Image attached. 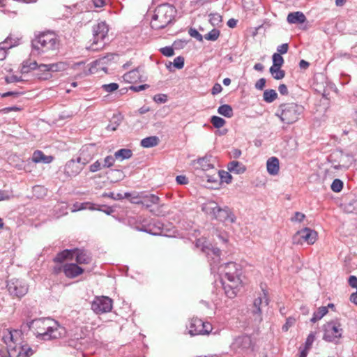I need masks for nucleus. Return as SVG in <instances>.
Listing matches in <instances>:
<instances>
[{
  "label": "nucleus",
  "mask_w": 357,
  "mask_h": 357,
  "mask_svg": "<svg viewBox=\"0 0 357 357\" xmlns=\"http://www.w3.org/2000/svg\"><path fill=\"white\" fill-rule=\"evenodd\" d=\"M342 188L343 182L338 178L335 179L331 185V190L335 192H340L342 190Z\"/></svg>",
  "instance_id": "49530a36"
},
{
  "label": "nucleus",
  "mask_w": 357,
  "mask_h": 357,
  "mask_svg": "<svg viewBox=\"0 0 357 357\" xmlns=\"http://www.w3.org/2000/svg\"><path fill=\"white\" fill-rule=\"evenodd\" d=\"M278 98V93L274 89H266L263 94L264 100L266 102L271 103Z\"/></svg>",
  "instance_id": "7c9ffc66"
},
{
  "label": "nucleus",
  "mask_w": 357,
  "mask_h": 357,
  "mask_svg": "<svg viewBox=\"0 0 357 357\" xmlns=\"http://www.w3.org/2000/svg\"><path fill=\"white\" fill-rule=\"evenodd\" d=\"M349 284L353 288H357V278L354 275H351L348 280Z\"/></svg>",
  "instance_id": "774afa93"
},
{
  "label": "nucleus",
  "mask_w": 357,
  "mask_h": 357,
  "mask_svg": "<svg viewBox=\"0 0 357 357\" xmlns=\"http://www.w3.org/2000/svg\"><path fill=\"white\" fill-rule=\"evenodd\" d=\"M26 326L38 338L43 340L59 338L65 332L57 321L49 318L33 319L26 323Z\"/></svg>",
  "instance_id": "7ed1b4c3"
},
{
  "label": "nucleus",
  "mask_w": 357,
  "mask_h": 357,
  "mask_svg": "<svg viewBox=\"0 0 357 357\" xmlns=\"http://www.w3.org/2000/svg\"><path fill=\"white\" fill-rule=\"evenodd\" d=\"M218 176L221 182H225L227 184L231 182L232 177L228 172L220 170L218 172Z\"/></svg>",
  "instance_id": "79ce46f5"
},
{
  "label": "nucleus",
  "mask_w": 357,
  "mask_h": 357,
  "mask_svg": "<svg viewBox=\"0 0 357 357\" xmlns=\"http://www.w3.org/2000/svg\"><path fill=\"white\" fill-rule=\"evenodd\" d=\"M304 107L294 102L284 103L279 106L276 113L280 120L287 124H291L297 121L303 114Z\"/></svg>",
  "instance_id": "39448f33"
},
{
  "label": "nucleus",
  "mask_w": 357,
  "mask_h": 357,
  "mask_svg": "<svg viewBox=\"0 0 357 357\" xmlns=\"http://www.w3.org/2000/svg\"><path fill=\"white\" fill-rule=\"evenodd\" d=\"M123 79L125 81L132 83L142 79V75L140 73V69L137 68L123 75Z\"/></svg>",
  "instance_id": "a878e982"
},
{
  "label": "nucleus",
  "mask_w": 357,
  "mask_h": 357,
  "mask_svg": "<svg viewBox=\"0 0 357 357\" xmlns=\"http://www.w3.org/2000/svg\"><path fill=\"white\" fill-rule=\"evenodd\" d=\"M5 80L7 84H10V83H14V82H22V77L12 75L6 77Z\"/></svg>",
  "instance_id": "5fc2aeb1"
},
{
  "label": "nucleus",
  "mask_w": 357,
  "mask_h": 357,
  "mask_svg": "<svg viewBox=\"0 0 357 357\" xmlns=\"http://www.w3.org/2000/svg\"><path fill=\"white\" fill-rule=\"evenodd\" d=\"M211 123L216 128H220L225 124V120L218 116H213L211 119Z\"/></svg>",
  "instance_id": "c03bdc74"
},
{
  "label": "nucleus",
  "mask_w": 357,
  "mask_h": 357,
  "mask_svg": "<svg viewBox=\"0 0 357 357\" xmlns=\"http://www.w3.org/2000/svg\"><path fill=\"white\" fill-rule=\"evenodd\" d=\"M83 167L77 160L71 159L65 165L64 172L68 176H75L82 170Z\"/></svg>",
  "instance_id": "dca6fc26"
},
{
  "label": "nucleus",
  "mask_w": 357,
  "mask_h": 357,
  "mask_svg": "<svg viewBox=\"0 0 357 357\" xmlns=\"http://www.w3.org/2000/svg\"><path fill=\"white\" fill-rule=\"evenodd\" d=\"M115 56V54H109L98 60L96 61V63H106L107 61L113 59Z\"/></svg>",
  "instance_id": "052dcab7"
},
{
  "label": "nucleus",
  "mask_w": 357,
  "mask_h": 357,
  "mask_svg": "<svg viewBox=\"0 0 357 357\" xmlns=\"http://www.w3.org/2000/svg\"><path fill=\"white\" fill-rule=\"evenodd\" d=\"M159 201L160 198L157 195L143 192L142 199L136 202H140L141 205L148 208L151 207L153 205L158 204L159 203Z\"/></svg>",
  "instance_id": "aec40b11"
},
{
  "label": "nucleus",
  "mask_w": 357,
  "mask_h": 357,
  "mask_svg": "<svg viewBox=\"0 0 357 357\" xmlns=\"http://www.w3.org/2000/svg\"><path fill=\"white\" fill-rule=\"evenodd\" d=\"M273 68H281L284 63L283 57L278 53H274L272 56Z\"/></svg>",
  "instance_id": "a19ab883"
},
{
  "label": "nucleus",
  "mask_w": 357,
  "mask_h": 357,
  "mask_svg": "<svg viewBox=\"0 0 357 357\" xmlns=\"http://www.w3.org/2000/svg\"><path fill=\"white\" fill-rule=\"evenodd\" d=\"M20 335V331L17 330H6L3 332L2 340L3 342L8 346L9 348L15 349V347L13 345L16 342V337Z\"/></svg>",
  "instance_id": "a211bd4d"
},
{
  "label": "nucleus",
  "mask_w": 357,
  "mask_h": 357,
  "mask_svg": "<svg viewBox=\"0 0 357 357\" xmlns=\"http://www.w3.org/2000/svg\"><path fill=\"white\" fill-rule=\"evenodd\" d=\"M38 66L36 61H26L22 63V73H28L29 70L38 69Z\"/></svg>",
  "instance_id": "ea45409f"
},
{
  "label": "nucleus",
  "mask_w": 357,
  "mask_h": 357,
  "mask_svg": "<svg viewBox=\"0 0 357 357\" xmlns=\"http://www.w3.org/2000/svg\"><path fill=\"white\" fill-rule=\"evenodd\" d=\"M75 250L73 249L64 250L60 252H59L55 258L54 259V261L56 263H62L66 259L72 260L74 258Z\"/></svg>",
  "instance_id": "bb28decb"
},
{
  "label": "nucleus",
  "mask_w": 357,
  "mask_h": 357,
  "mask_svg": "<svg viewBox=\"0 0 357 357\" xmlns=\"http://www.w3.org/2000/svg\"><path fill=\"white\" fill-rule=\"evenodd\" d=\"M189 34L191 37L196 38L198 41L202 42L203 40V36L196 29L190 28L189 30Z\"/></svg>",
  "instance_id": "8fccbe9b"
},
{
  "label": "nucleus",
  "mask_w": 357,
  "mask_h": 357,
  "mask_svg": "<svg viewBox=\"0 0 357 357\" xmlns=\"http://www.w3.org/2000/svg\"><path fill=\"white\" fill-rule=\"evenodd\" d=\"M317 238V233L316 231L305 227L298 231L292 238L294 244L303 245L307 243V245H312L315 243Z\"/></svg>",
  "instance_id": "1a4fd4ad"
},
{
  "label": "nucleus",
  "mask_w": 357,
  "mask_h": 357,
  "mask_svg": "<svg viewBox=\"0 0 357 357\" xmlns=\"http://www.w3.org/2000/svg\"><path fill=\"white\" fill-rule=\"evenodd\" d=\"M227 169L230 172H233L236 174H240L244 173L246 169L245 166L240 162L233 160L228 163Z\"/></svg>",
  "instance_id": "cd10ccee"
},
{
  "label": "nucleus",
  "mask_w": 357,
  "mask_h": 357,
  "mask_svg": "<svg viewBox=\"0 0 357 357\" xmlns=\"http://www.w3.org/2000/svg\"><path fill=\"white\" fill-rule=\"evenodd\" d=\"M222 21V17L219 14H213L210 17V22L213 25H218Z\"/></svg>",
  "instance_id": "6e6d98bb"
},
{
  "label": "nucleus",
  "mask_w": 357,
  "mask_h": 357,
  "mask_svg": "<svg viewBox=\"0 0 357 357\" xmlns=\"http://www.w3.org/2000/svg\"><path fill=\"white\" fill-rule=\"evenodd\" d=\"M343 328L338 319L327 322L324 326L323 339L329 342H337L342 337Z\"/></svg>",
  "instance_id": "6e6552de"
},
{
  "label": "nucleus",
  "mask_w": 357,
  "mask_h": 357,
  "mask_svg": "<svg viewBox=\"0 0 357 357\" xmlns=\"http://www.w3.org/2000/svg\"><path fill=\"white\" fill-rule=\"evenodd\" d=\"M31 54L48 58L56 55L60 47V39L53 31H45L36 36L31 40Z\"/></svg>",
  "instance_id": "f03ea898"
},
{
  "label": "nucleus",
  "mask_w": 357,
  "mask_h": 357,
  "mask_svg": "<svg viewBox=\"0 0 357 357\" xmlns=\"http://www.w3.org/2000/svg\"><path fill=\"white\" fill-rule=\"evenodd\" d=\"M84 272V269L76 264H66L63 265V273L67 278H74Z\"/></svg>",
  "instance_id": "f3484780"
},
{
  "label": "nucleus",
  "mask_w": 357,
  "mask_h": 357,
  "mask_svg": "<svg viewBox=\"0 0 357 357\" xmlns=\"http://www.w3.org/2000/svg\"><path fill=\"white\" fill-rule=\"evenodd\" d=\"M114 162L115 157H113L112 155H107L104 159L102 167H110L114 165Z\"/></svg>",
  "instance_id": "3c124183"
},
{
  "label": "nucleus",
  "mask_w": 357,
  "mask_h": 357,
  "mask_svg": "<svg viewBox=\"0 0 357 357\" xmlns=\"http://www.w3.org/2000/svg\"><path fill=\"white\" fill-rule=\"evenodd\" d=\"M218 112L227 118H231L233 116L232 107L229 105H220L218 109Z\"/></svg>",
  "instance_id": "e433bc0d"
},
{
  "label": "nucleus",
  "mask_w": 357,
  "mask_h": 357,
  "mask_svg": "<svg viewBox=\"0 0 357 357\" xmlns=\"http://www.w3.org/2000/svg\"><path fill=\"white\" fill-rule=\"evenodd\" d=\"M74 210L73 211L89 209V210H100L95 207V205L91 202H83V203H76L74 204Z\"/></svg>",
  "instance_id": "c9c22d12"
},
{
  "label": "nucleus",
  "mask_w": 357,
  "mask_h": 357,
  "mask_svg": "<svg viewBox=\"0 0 357 357\" xmlns=\"http://www.w3.org/2000/svg\"><path fill=\"white\" fill-rule=\"evenodd\" d=\"M159 138L156 136H151L141 140L140 145L144 148H151L157 146L159 143Z\"/></svg>",
  "instance_id": "c85d7f7f"
},
{
  "label": "nucleus",
  "mask_w": 357,
  "mask_h": 357,
  "mask_svg": "<svg viewBox=\"0 0 357 357\" xmlns=\"http://www.w3.org/2000/svg\"><path fill=\"white\" fill-rule=\"evenodd\" d=\"M279 160L276 157L270 158L266 162V169L267 172L271 175H276L279 172L280 167H279Z\"/></svg>",
  "instance_id": "b1692460"
},
{
  "label": "nucleus",
  "mask_w": 357,
  "mask_h": 357,
  "mask_svg": "<svg viewBox=\"0 0 357 357\" xmlns=\"http://www.w3.org/2000/svg\"><path fill=\"white\" fill-rule=\"evenodd\" d=\"M328 313L327 307H320L318 310L313 313V316L311 318L310 321L312 323H315L318 320H320L324 315Z\"/></svg>",
  "instance_id": "72a5a7b5"
},
{
  "label": "nucleus",
  "mask_w": 357,
  "mask_h": 357,
  "mask_svg": "<svg viewBox=\"0 0 357 357\" xmlns=\"http://www.w3.org/2000/svg\"><path fill=\"white\" fill-rule=\"evenodd\" d=\"M121 123V119L118 116H113V121L111 122L107 126V129L110 131H114L117 129Z\"/></svg>",
  "instance_id": "de8ad7c7"
},
{
  "label": "nucleus",
  "mask_w": 357,
  "mask_h": 357,
  "mask_svg": "<svg viewBox=\"0 0 357 357\" xmlns=\"http://www.w3.org/2000/svg\"><path fill=\"white\" fill-rule=\"evenodd\" d=\"M142 196H143V192L133 193V194H130L129 192H126L125 195H124V197H131V199L130 200H131L132 203H134V204H141L140 202H137L136 201L142 200Z\"/></svg>",
  "instance_id": "37998d69"
},
{
  "label": "nucleus",
  "mask_w": 357,
  "mask_h": 357,
  "mask_svg": "<svg viewBox=\"0 0 357 357\" xmlns=\"http://www.w3.org/2000/svg\"><path fill=\"white\" fill-rule=\"evenodd\" d=\"M287 20L289 24H303L307 19L302 12L296 11L289 13Z\"/></svg>",
  "instance_id": "5701e85b"
},
{
  "label": "nucleus",
  "mask_w": 357,
  "mask_h": 357,
  "mask_svg": "<svg viewBox=\"0 0 357 357\" xmlns=\"http://www.w3.org/2000/svg\"><path fill=\"white\" fill-rule=\"evenodd\" d=\"M231 348L238 353H246L252 351L253 343L250 336L241 335L234 339Z\"/></svg>",
  "instance_id": "4468645a"
},
{
  "label": "nucleus",
  "mask_w": 357,
  "mask_h": 357,
  "mask_svg": "<svg viewBox=\"0 0 357 357\" xmlns=\"http://www.w3.org/2000/svg\"><path fill=\"white\" fill-rule=\"evenodd\" d=\"M153 100L158 103H165L167 101V96L165 94H158L154 96Z\"/></svg>",
  "instance_id": "bf43d9fd"
},
{
  "label": "nucleus",
  "mask_w": 357,
  "mask_h": 357,
  "mask_svg": "<svg viewBox=\"0 0 357 357\" xmlns=\"http://www.w3.org/2000/svg\"><path fill=\"white\" fill-rule=\"evenodd\" d=\"M202 210L206 213L211 215L214 219L220 221L229 220L230 222H234L236 220L235 215L229 207L220 208L215 202H208L204 204Z\"/></svg>",
  "instance_id": "423d86ee"
},
{
  "label": "nucleus",
  "mask_w": 357,
  "mask_h": 357,
  "mask_svg": "<svg viewBox=\"0 0 357 357\" xmlns=\"http://www.w3.org/2000/svg\"><path fill=\"white\" fill-rule=\"evenodd\" d=\"M266 79L260 78L255 84V88L258 90H262L266 84Z\"/></svg>",
  "instance_id": "338daca9"
},
{
  "label": "nucleus",
  "mask_w": 357,
  "mask_h": 357,
  "mask_svg": "<svg viewBox=\"0 0 357 357\" xmlns=\"http://www.w3.org/2000/svg\"><path fill=\"white\" fill-rule=\"evenodd\" d=\"M34 354L33 349L28 344L19 347L18 356L21 357H30Z\"/></svg>",
  "instance_id": "473e14b6"
},
{
  "label": "nucleus",
  "mask_w": 357,
  "mask_h": 357,
  "mask_svg": "<svg viewBox=\"0 0 357 357\" xmlns=\"http://www.w3.org/2000/svg\"><path fill=\"white\" fill-rule=\"evenodd\" d=\"M132 155V152L128 149H121L114 153V157L116 159L121 158V160L129 159Z\"/></svg>",
  "instance_id": "f704fd0d"
},
{
  "label": "nucleus",
  "mask_w": 357,
  "mask_h": 357,
  "mask_svg": "<svg viewBox=\"0 0 357 357\" xmlns=\"http://www.w3.org/2000/svg\"><path fill=\"white\" fill-rule=\"evenodd\" d=\"M8 291L13 297L21 298L28 291L27 284L22 280L11 279L7 282Z\"/></svg>",
  "instance_id": "f8f14e48"
},
{
  "label": "nucleus",
  "mask_w": 357,
  "mask_h": 357,
  "mask_svg": "<svg viewBox=\"0 0 357 357\" xmlns=\"http://www.w3.org/2000/svg\"><path fill=\"white\" fill-rule=\"evenodd\" d=\"M315 340V335L313 333H310L306 340H305V348H306L307 349H310L311 346L312 345V343L314 342Z\"/></svg>",
  "instance_id": "603ef678"
},
{
  "label": "nucleus",
  "mask_w": 357,
  "mask_h": 357,
  "mask_svg": "<svg viewBox=\"0 0 357 357\" xmlns=\"http://www.w3.org/2000/svg\"><path fill=\"white\" fill-rule=\"evenodd\" d=\"M268 304V292L265 290H262V293L256 298L253 303L252 313L257 314L261 320V314L262 312V306H266Z\"/></svg>",
  "instance_id": "2eb2a0df"
},
{
  "label": "nucleus",
  "mask_w": 357,
  "mask_h": 357,
  "mask_svg": "<svg viewBox=\"0 0 357 357\" xmlns=\"http://www.w3.org/2000/svg\"><path fill=\"white\" fill-rule=\"evenodd\" d=\"M288 49H289V45L287 43H283L280 45H279L278 47H277V51L278 54H280V55L281 54H286L288 51Z\"/></svg>",
  "instance_id": "e2e57ef3"
},
{
  "label": "nucleus",
  "mask_w": 357,
  "mask_h": 357,
  "mask_svg": "<svg viewBox=\"0 0 357 357\" xmlns=\"http://www.w3.org/2000/svg\"><path fill=\"white\" fill-rule=\"evenodd\" d=\"M65 64L62 62L40 64L38 66V73L36 75L38 79L46 80L51 77V72H58L64 69Z\"/></svg>",
  "instance_id": "ddd939ff"
},
{
  "label": "nucleus",
  "mask_w": 357,
  "mask_h": 357,
  "mask_svg": "<svg viewBox=\"0 0 357 357\" xmlns=\"http://www.w3.org/2000/svg\"><path fill=\"white\" fill-rule=\"evenodd\" d=\"M149 87L148 84H142L139 86H131L130 89L135 92H139L141 91L145 90Z\"/></svg>",
  "instance_id": "0e129e2a"
},
{
  "label": "nucleus",
  "mask_w": 357,
  "mask_h": 357,
  "mask_svg": "<svg viewBox=\"0 0 357 357\" xmlns=\"http://www.w3.org/2000/svg\"><path fill=\"white\" fill-rule=\"evenodd\" d=\"M109 27L105 22H100L93 27V42L88 47L91 51L102 50L106 43L105 39L107 36Z\"/></svg>",
  "instance_id": "0eeeda50"
},
{
  "label": "nucleus",
  "mask_w": 357,
  "mask_h": 357,
  "mask_svg": "<svg viewBox=\"0 0 357 357\" xmlns=\"http://www.w3.org/2000/svg\"><path fill=\"white\" fill-rule=\"evenodd\" d=\"M102 167V166L101 165V163L99 162V160H97L90 165L89 170L91 172H96L100 170Z\"/></svg>",
  "instance_id": "680f3d73"
},
{
  "label": "nucleus",
  "mask_w": 357,
  "mask_h": 357,
  "mask_svg": "<svg viewBox=\"0 0 357 357\" xmlns=\"http://www.w3.org/2000/svg\"><path fill=\"white\" fill-rule=\"evenodd\" d=\"M220 36V31L217 29H213L211 31L204 36V38L207 40L215 41Z\"/></svg>",
  "instance_id": "a18cd8bd"
},
{
  "label": "nucleus",
  "mask_w": 357,
  "mask_h": 357,
  "mask_svg": "<svg viewBox=\"0 0 357 357\" xmlns=\"http://www.w3.org/2000/svg\"><path fill=\"white\" fill-rule=\"evenodd\" d=\"M176 10L174 6L164 3L159 5L154 10L151 26L154 29H162L169 24L174 18Z\"/></svg>",
  "instance_id": "20e7f679"
},
{
  "label": "nucleus",
  "mask_w": 357,
  "mask_h": 357,
  "mask_svg": "<svg viewBox=\"0 0 357 357\" xmlns=\"http://www.w3.org/2000/svg\"><path fill=\"white\" fill-rule=\"evenodd\" d=\"M102 197H109L114 200L121 199L124 197V196H123L121 193H118L117 195H115L114 192H109V193L105 192L102 195Z\"/></svg>",
  "instance_id": "13d9d810"
},
{
  "label": "nucleus",
  "mask_w": 357,
  "mask_h": 357,
  "mask_svg": "<svg viewBox=\"0 0 357 357\" xmlns=\"http://www.w3.org/2000/svg\"><path fill=\"white\" fill-rule=\"evenodd\" d=\"M138 229L154 236L162 234L161 223L160 222H153V224L149 225L147 227L143 225Z\"/></svg>",
  "instance_id": "4be33fe9"
},
{
  "label": "nucleus",
  "mask_w": 357,
  "mask_h": 357,
  "mask_svg": "<svg viewBox=\"0 0 357 357\" xmlns=\"http://www.w3.org/2000/svg\"><path fill=\"white\" fill-rule=\"evenodd\" d=\"M102 88L106 92H113L119 89V84L117 83H110L107 84H103L102 86Z\"/></svg>",
  "instance_id": "09e8293b"
},
{
  "label": "nucleus",
  "mask_w": 357,
  "mask_h": 357,
  "mask_svg": "<svg viewBox=\"0 0 357 357\" xmlns=\"http://www.w3.org/2000/svg\"><path fill=\"white\" fill-rule=\"evenodd\" d=\"M10 40L7 38L4 42L0 43V61L3 60L6 57L7 50L15 46V44L10 43Z\"/></svg>",
  "instance_id": "c756f323"
},
{
  "label": "nucleus",
  "mask_w": 357,
  "mask_h": 357,
  "mask_svg": "<svg viewBox=\"0 0 357 357\" xmlns=\"http://www.w3.org/2000/svg\"><path fill=\"white\" fill-rule=\"evenodd\" d=\"M269 72L273 77L277 80L282 79L285 76V72L281 69V68H273L271 67Z\"/></svg>",
  "instance_id": "58836bf2"
},
{
  "label": "nucleus",
  "mask_w": 357,
  "mask_h": 357,
  "mask_svg": "<svg viewBox=\"0 0 357 357\" xmlns=\"http://www.w3.org/2000/svg\"><path fill=\"white\" fill-rule=\"evenodd\" d=\"M160 52L166 56H172L174 54V49L170 46H167L161 48Z\"/></svg>",
  "instance_id": "864d4df0"
},
{
  "label": "nucleus",
  "mask_w": 357,
  "mask_h": 357,
  "mask_svg": "<svg viewBox=\"0 0 357 357\" xmlns=\"http://www.w3.org/2000/svg\"><path fill=\"white\" fill-rule=\"evenodd\" d=\"M184 58L181 56H177L174 59V62H169L168 64H166L167 68L171 70L172 65L173 64L174 67L177 69H182L184 66Z\"/></svg>",
  "instance_id": "4c0bfd02"
},
{
  "label": "nucleus",
  "mask_w": 357,
  "mask_h": 357,
  "mask_svg": "<svg viewBox=\"0 0 357 357\" xmlns=\"http://www.w3.org/2000/svg\"><path fill=\"white\" fill-rule=\"evenodd\" d=\"M305 218V215L301 212H296L294 215L291 217V220L292 222H301Z\"/></svg>",
  "instance_id": "4d7b16f0"
},
{
  "label": "nucleus",
  "mask_w": 357,
  "mask_h": 357,
  "mask_svg": "<svg viewBox=\"0 0 357 357\" xmlns=\"http://www.w3.org/2000/svg\"><path fill=\"white\" fill-rule=\"evenodd\" d=\"M211 156L205 155L204 157L198 158L196 160H193V165H197L196 169H200L203 171H207L210 169H213L214 166L211 162Z\"/></svg>",
  "instance_id": "412c9836"
},
{
  "label": "nucleus",
  "mask_w": 357,
  "mask_h": 357,
  "mask_svg": "<svg viewBox=\"0 0 357 357\" xmlns=\"http://www.w3.org/2000/svg\"><path fill=\"white\" fill-rule=\"evenodd\" d=\"M212 331V326L208 322H204L198 318L191 319L189 326V334L191 336L208 335Z\"/></svg>",
  "instance_id": "9b49d317"
},
{
  "label": "nucleus",
  "mask_w": 357,
  "mask_h": 357,
  "mask_svg": "<svg viewBox=\"0 0 357 357\" xmlns=\"http://www.w3.org/2000/svg\"><path fill=\"white\" fill-rule=\"evenodd\" d=\"M202 252L206 255L211 266V270L221 276V282L225 293L228 298H234L241 285V276L242 270L241 266L234 262H228L219 266L221 251L219 248L211 245H204Z\"/></svg>",
  "instance_id": "f257e3e1"
},
{
  "label": "nucleus",
  "mask_w": 357,
  "mask_h": 357,
  "mask_svg": "<svg viewBox=\"0 0 357 357\" xmlns=\"http://www.w3.org/2000/svg\"><path fill=\"white\" fill-rule=\"evenodd\" d=\"M32 160L36 163L43 162L49 164L52 162L53 157L52 155H45L41 151H35L32 156Z\"/></svg>",
  "instance_id": "393cba45"
},
{
  "label": "nucleus",
  "mask_w": 357,
  "mask_h": 357,
  "mask_svg": "<svg viewBox=\"0 0 357 357\" xmlns=\"http://www.w3.org/2000/svg\"><path fill=\"white\" fill-rule=\"evenodd\" d=\"M86 151L87 147H83L80 151L79 156L77 158V162H79L82 167L89 163L92 158L90 155H86Z\"/></svg>",
  "instance_id": "2f4dec72"
},
{
  "label": "nucleus",
  "mask_w": 357,
  "mask_h": 357,
  "mask_svg": "<svg viewBox=\"0 0 357 357\" xmlns=\"http://www.w3.org/2000/svg\"><path fill=\"white\" fill-rule=\"evenodd\" d=\"M222 90V86L218 84V83H216L213 85L212 89H211V93L213 95H217L218 93H220Z\"/></svg>",
  "instance_id": "69168bd1"
},
{
  "label": "nucleus",
  "mask_w": 357,
  "mask_h": 357,
  "mask_svg": "<svg viewBox=\"0 0 357 357\" xmlns=\"http://www.w3.org/2000/svg\"><path fill=\"white\" fill-rule=\"evenodd\" d=\"M75 250L74 257H75V260L79 264H89L91 261V256L90 253L85 250L81 249H73Z\"/></svg>",
  "instance_id": "6ab92c4d"
},
{
  "label": "nucleus",
  "mask_w": 357,
  "mask_h": 357,
  "mask_svg": "<svg viewBox=\"0 0 357 357\" xmlns=\"http://www.w3.org/2000/svg\"><path fill=\"white\" fill-rule=\"evenodd\" d=\"M113 306L112 300L107 296H96L91 302V310L96 314H101L109 312L112 310Z\"/></svg>",
  "instance_id": "9d476101"
}]
</instances>
